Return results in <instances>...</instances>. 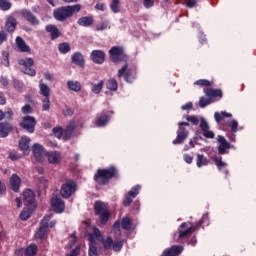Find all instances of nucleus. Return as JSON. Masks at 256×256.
<instances>
[{
    "label": "nucleus",
    "mask_w": 256,
    "mask_h": 256,
    "mask_svg": "<svg viewBox=\"0 0 256 256\" xmlns=\"http://www.w3.org/2000/svg\"><path fill=\"white\" fill-rule=\"evenodd\" d=\"M51 205L56 213H63L65 211V202L61 198L53 197L51 199Z\"/></svg>",
    "instance_id": "obj_13"
},
{
    "label": "nucleus",
    "mask_w": 256,
    "mask_h": 256,
    "mask_svg": "<svg viewBox=\"0 0 256 256\" xmlns=\"http://www.w3.org/2000/svg\"><path fill=\"white\" fill-rule=\"evenodd\" d=\"M184 5H186V7L193 8L197 5V0H185Z\"/></svg>",
    "instance_id": "obj_62"
},
{
    "label": "nucleus",
    "mask_w": 256,
    "mask_h": 256,
    "mask_svg": "<svg viewBox=\"0 0 256 256\" xmlns=\"http://www.w3.org/2000/svg\"><path fill=\"white\" fill-rule=\"evenodd\" d=\"M49 109H51V101L46 97L42 100V111H49Z\"/></svg>",
    "instance_id": "obj_42"
},
{
    "label": "nucleus",
    "mask_w": 256,
    "mask_h": 256,
    "mask_svg": "<svg viewBox=\"0 0 256 256\" xmlns=\"http://www.w3.org/2000/svg\"><path fill=\"white\" fill-rule=\"evenodd\" d=\"M214 163L218 167V169H223V167H227V163L223 162L221 157H215Z\"/></svg>",
    "instance_id": "obj_46"
},
{
    "label": "nucleus",
    "mask_w": 256,
    "mask_h": 256,
    "mask_svg": "<svg viewBox=\"0 0 256 256\" xmlns=\"http://www.w3.org/2000/svg\"><path fill=\"white\" fill-rule=\"evenodd\" d=\"M77 191V183L71 179L65 181L60 190V195L64 199H69Z\"/></svg>",
    "instance_id": "obj_4"
},
{
    "label": "nucleus",
    "mask_w": 256,
    "mask_h": 256,
    "mask_svg": "<svg viewBox=\"0 0 256 256\" xmlns=\"http://www.w3.org/2000/svg\"><path fill=\"white\" fill-rule=\"evenodd\" d=\"M52 134L54 135V137H57V139H61V137H63V128L61 127L53 128Z\"/></svg>",
    "instance_id": "obj_44"
},
{
    "label": "nucleus",
    "mask_w": 256,
    "mask_h": 256,
    "mask_svg": "<svg viewBox=\"0 0 256 256\" xmlns=\"http://www.w3.org/2000/svg\"><path fill=\"white\" fill-rule=\"evenodd\" d=\"M58 51L65 55L71 51V46H69V43L67 42L60 43L58 46Z\"/></svg>",
    "instance_id": "obj_36"
},
{
    "label": "nucleus",
    "mask_w": 256,
    "mask_h": 256,
    "mask_svg": "<svg viewBox=\"0 0 256 256\" xmlns=\"http://www.w3.org/2000/svg\"><path fill=\"white\" fill-rule=\"evenodd\" d=\"M113 177H117V169L112 166L108 169H98L94 175V181H96L98 185H107Z\"/></svg>",
    "instance_id": "obj_2"
},
{
    "label": "nucleus",
    "mask_w": 256,
    "mask_h": 256,
    "mask_svg": "<svg viewBox=\"0 0 256 256\" xmlns=\"http://www.w3.org/2000/svg\"><path fill=\"white\" fill-rule=\"evenodd\" d=\"M183 253V246H172L169 249H166L162 256H179Z\"/></svg>",
    "instance_id": "obj_19"
},
{
    "label": "nucleus",
    "mask_w": 256,
    "mask_h": 256,
    "mask_svg": "<svg viewBox=\"0 0 256 256\" xmlns=\"http://www.w3.org/2000/svg\"><path fill=\"white\" fill-rule=\"evenodd\" d=\"M128 65L125 64L119 71L118 77H124L125 81H129V73L127 72Z\"/></svg>",
    "instance_id": "obj_39"
},
{
    "label": "nucleus",
    "mask_w": 256,
    "mask_h": 256,
    "mask_svg": "<svg viewBox=\"0 0 256 256\" xmlns=\"http://www.w3.org/2000/svg\"><path fill=\"white\" fill-rule=\"evenodd\" d=\"M112 248H113V251H115L116 253L121 251V249H123V241L113 242Z\"/></svg>",
    "instance_id": "obj_48"
},
{
    "label": "nucleus",
    "mask_w": 256,
    "mask_h": 256,
    "mask_svg": "<svg viewBox=\"0 0 256 256\" xmlns=\"http://www.w3.org/2000/svg\"><path fill=\"white\" fill-rule=\"evenodd\" d=\"M14 89L21 91L23 89V83L19 80H14Z\"/></svg>",
    "instance_id": "obj_57"
},
{
    "label": "nucleus",
    "mask_w": 256,
    "mask_h": 256,
    "mask_svg": "<svg viewBox=\"0 0 256 256\" xmlns=\"http://www.w3.org/2000/svg\"><path fill=\"white\" fill-rule=\"evenodd\" d=\"M17 27V19L14 17H8L6 21V29L8 33H13Z\"/></svg>",
    "instance_id": "obj_26"
},
{
    "label": "nucleus",
    "mask_w": 256,
    "mask_h": 256,
    "mask_svg": "<svg viewBox=\"0 0 256 256\" xmlns=\"http://www.w3.org/2000/svg\"><path fill=\"white\" fill-rule=\"evenodd\" d=\"M103 85V80H101L98 84L92 85V92L95 93V95H99L101 93V90L103 89Z\"/></svg>",
    "instance_id": "obj_41"
},
{
    "label": "nucleus",
    "mask_w": 256,
    "mask_h": 256,
    "mask_svg": "<svg viewBox=\"0 0 256 256\" xmlns=\"http://www.w3.org/2000/svg\"><path fill=\"white\" fill-rule=\"evenodd\" d=\"M120 225L125 231H131L132 229H135L133 227V222L131 221V218L127 216L122 218Z\"/></svg>",
    "instance_id": "obj_27"
},
{
    "label": "nucleus",
    "mask_w": 256,
    "mask_h": 256,
    "mask_svg": "<svg viewBox=\"0 0 256 256\" xmlns=\"http://www.w3.org/2000/svg\"><path fill=\"white\" fill-rule=\"evenodd\" d=\"M80 251H81V247L76 246L75 249H73L71 253L67 254L66 256H77L79 255Z\"/></svg>",
    "instance_id": "obj_63"
},
{
    "label": "nucleus",
    "mask_w": 256,
    "mask_h": 256,
    "mask_svg": "<svg viewBox=\"0 0 256 256\" xmlns=\"http://www.w3.org/2000/svg\"><path fill=\"white\" fill-rule=\"evenodd\" d=\"M25 255L26 256L37 255V245L31 244L30 246H28L25 250Z\"/></svg>",
    "instance_id": "obj_37"
},
{
    "label": "nucleus",
    "mask_w": 256,
    "mask_h": 256,
    "mask_svg": "<svg viewBox=\"0 0 256 256\" xmlns=\"http://www.w3.org/2000/svg\"><path fill=\"white\" fill-rule=\"evenodd\" d=\"M4 41H7V33L4 30L0 31V45H3Z\"/></svg>",
    "instance_id": "obj_61"
},
{
    "label": "nucleus",
    "mask_w": 256,
    "mask_h": 256,
    "mask_svg": "<svg viewBox=\"0 0 256 256\" xmlns=\"http://www.w3.org/2000/svg\"><path fill=\"white\" fill-rule=\"evenodd\" d=\"M51 94V88L47 84L40 83V95H43L44 98L49 97Z\"/></svg>",
    "instance_id": "obj_33"
},
{
    "label": "nucleus",
    "mask_w": 256,
    "mask_h": 256,
    "mask_svg": "<svg viewBox=\"0 0 256 256\" xmlns=\"http://www.w3.org/2000/svg\"><path fill=\"white\" fill-rule=\"evenodd\" d=\"M218 143L220 145L218 146V153L219 155H225L227 153L228 149H231V144L227 142V139L225 137L219 135L217 139Z\"/></svg>",
    "instance_id": "obj_11"
},
{
    "label": "nucleus",
    "mask_w": 256,
    "mask_h": 256,
    "mask_svg": "<svg viewBox=\"0 0 256 256\" xmlns=\"http://www.w3.org/2000/svg\"><path fill=\"white\" fill-rule=\"evenodd\" d=\"M75 131V123H70L66 128V134L71 135Z\"/></svg>",
    "instance_id": "obj_58"
},
{
    "label": "nucleus",
    "mask_w": 256,
    "mask_h": 256,
    "mask_svg": "<svg viewBox=\"0 0 256 256\" xmlns=\"http://www.w3.org/2000/svg\"><path fill=\"white\" fill-rule=\"evenodd\" d=\"M110 59L113 63H117L123 59V48L114 46L109 50Z\"/></svg>",
    "instance_id": "obj_9"
},
{
    "label": "nucleus",
    "mask_w": 256,
    "mask_h": 256,
    "mask_svg": "<svg viewBox=\"0 0 256 256\" xmlns=\"http://www.w3.org/2000/svg\"><path fill=\"white\" fill-rule=\"evenodd\" d=\"M48 162L52 165H57L61 161V154L57 151L48 152L47 154Z\"/></svg>",
    "instance_id": "obj_22"
},
{
    "label": "nucleus",
    "mask_w": 256,
    "mask_h": 256,
    "mask_svg": "<svg viewBox=\"0 0 256 256\" xmlns=\"http://www.w3.org/2000/svg\"><path fill=\"white\" fill-rule=\"evenodd\" d=\"M93 23H95V20H93L91 16H83L78 19V25H80V27H91Z\"/></svg>",
    "instance_id": "obj_23"
},
{
    "label": "nucleus",
    "mask_w": 256,
    "mask_h": 256,
    "mask_svg": "<svg viewBox=\"0 0 256 256\" xmlns=\"http://www.w3.org/2000/svg\"><path fill=\"white\" fill-rule=\"evenodd\" d=\"M207 105H211V99H207L205 97H201L199 100V107H207Z\"/></svg>",
    "instance_id": "obj_51"
},
{
    "label": "nucleus",
    "mask_w": 256,
    "mask_h": 256,
    "mask_svg": "<svg viewBox=\"0 0 256 256\" xmlns=\"http://www.w3.org/2000/svg\"><path fill=\"white\" fill-rule=\"evenodd\" d=\"M21 15L30 25H39V19H37L31 10L23 9Z\"/></svg>",
    "instance_id": "obj_10"
},
{
    "label": "nucleus",
    "mask_w": 256,
    "mask_h": 256,
    "mask_svg": "<svg viewBox=\"0 0 256 256\" xmlns=\"http://www.w3.org/2000/svg\"><path fill=\"white\" fill-rule=\"evenodd\" d=\"M195 85H201L202 87H210L211 82H209V80H198L195 82Z\"/></svg>",
    "instance_id": "obj_54"
},
{
    "label": "nucleus",
    "mask_w": 256,
    "mask_h": 256,
    "mask_svg": "<svg viewBox=\"0 0 256 256\" xmlns=\"http://www.w3.org/2000/svg\"><path fill=\"white\" fill-rule=\"evenodd\" d=\"M81 11V4H76L72 6H62L54 10L53 15L56 21H67L71 19L73 15H77Z\"/></svg>",
    "instance_id": "obj_1"
},
{
    "label": "nucleus",
    "mask_w": 256,
    "mask_h": 256,
    "mask_svg": "<svg viewBox=\"0 0 256 256\" xmlns=\"http://www.w3.org/2000/svg\"><path fill=\"white\" fill-rule=\"evenodd\" d=\"M43 151H44L43 145L39 143H36L33 145L32 152L36 161H41V159H43Z\"/></svg>",
    "instance_id": "obj_20"
},
{
    "label": "nucleus",
    "mask_w": 256,
    "mask_h": 256,
    "mask_svg": "<svg viewBox=\"0 0 256 256\" xmlns=\"http://www.w3.org/2000/svg\"><path fill=\"white\" fill-rule=\"evenodd\" d=\"M91 59L93 63L103 65V63H105V52L101 50H94L91 52Z\"/></svg>",
    "instance_id": "obj_12"
},
{
    "label": "nucleus",
    "mask_w": 256,
    "mask_h": 256,
    "mask_svg": "<svg viewBox=\"0 0 256 256\" xmlns=\"http://www.w3.org/2000/svg\"><path fill=\"white\" fill-rule=\"evenodd\" d=\"M187 137H189V131H187L185 128H180V132H178V135L176 139L173 141V144L181 145L184 143Z\"/></svg>",
    "instance_id": "obj_18"
},
{
    "label": "nucleus",
    "mask_w": 256,
    "mask_h": 256,
    "mask_svg": "<svg viewBox=\"0 0 256 256\" xmlns=\"http://www.w3.org/2000/svg\"><path fill=\"white\" fill-rule=\"evenodd\" d=\"M35 125H37V121L32 116H25L20 123L22 129H26L28 133H35Z\"/></svg>",
    "instance_id": "obj_8"
},
{
    "label": "nucleus",
    "mask_w": 256,
    "mask_h": 256,
    "mask_svg": "<svg viewBox=\"0 0 256 256\" xmlns=\"http://www.w3.org/2000/svg\"><path fill=\"white\" fill-rule=\"evenodd\" d=\"M229 126L231 127L233 133H237V127H239L237 120H232Z\"/></svg>",
    "instance_id": "obj_59"
},
{
    "label": "nucleus",
    "mask_w": 256,
    "mask_h": 256,
    "mask_svg": "<svg viewBox=\"0 0 256 256\" xmlns=\"http://www.w3.org/2000/svg\"><path fill=\"white\" fill-rule=\"evenodd\" d=\"M112 232L114 233L115 237H121V222L116 221L113 224Z\"/></svg>",
    "instance_id": "obj_38"
},
{
    "label": "nucleus",
    "mask_w": 256,
    "mask_h": 256,
    "mask_svg": "<svg viewBox=\"0 0 256 256\" xmlns=\"http://www.w3.org/2000/svg\"><path fill=\"white\" fill-rule=\"evenodd\" d=\"M67 87L70 91H74L75 93L81 91V83L79 81L70 80L67 82Z\"/></svg>",
    "instance_id": "obj_28"
},
{
    "label": "nucleus",
    "mask_w": 256,
    "mask_h": 256,
    "mask_svg": "<svg viewBox=\"0 0 256 256\" xmlns=\"http://www.w3.org/2000/svg\"><path fill=\"white\" fill-rule=\"evenodd\" d=\"M22 113H24L25 115H27V113H32L31 105L26 104V105L22 108Z\"/></svg>",
    "instance_id": "obj_64"
},
{
    "label": "nucleus",
    "mask_w": 256,
    "mask_h": 256,
    "mask_svg": "<svg viewBox=\"0 0 256 256\" xmlns=\"http://www.w3.org/2000/svg\"><path fill=\"white\" fill-rule=\"evenodd\" d=\"M131 203H133V198L131 196H129V194H127L125 196V199L123 200V205H124V207H129V205H131Z\"/></svg>",
    "instance_id": "obj_53"
},
{
    "label": "nucleus",
    "mask_w": 256,
    "mask_h": 256,
    "mask_svg": "<svg viewBox=\"0 0 256 256\" xmlns=\"http://www.w3.org/2000/svg\"><path fill=\"white\" fill-rule=\"evenodd\" d=\"M52 215L45 216L40 222V226L38 231L35 234L36 239H43L45 235H47V231L49 230V221H51Z\"/></svg>",
    "instance_id": "obj_6"
},
{
    "label": "nucleus",
    "mask_w": 256,
    "mask_h": 256,
    "mask_svg": "<svg viewBox=\"0 0 256 256\" xmlns=\"http://www.w3.org/2000/svg\"><path fill=\"white\" fill-rule=\"evenodd\" d=\"M34 209L35 208H31V207L24 208L22 210V212L20 213V219L22 221H27V219H29V217H31V213H33Z\"/></svg>",
    "instance_id": "obj_29"
},
{
    "label": "nucleus",
    "mask_w": 256,
    "mask_h": 256,
    "mask_svg": "<svg viewBox=\"0 0 256 256\" xmlns=\"http://www.w3.org/2000/svg\"><path fill=\"white\" fill-rule=\"evenodd\" d=\"M203 137H206V139H215V133L210 130H206L203 132Z\"/></svg>",
    "instance_id": "obj_55"
},
{
    "label": "nucleus",
    "mask_w": 256,
    "mask_h": 256,
    "mask_svg": "<svg viewBox=\"0 0 256 256\" xmlns=\"http://www.w3.org/2000/svg\"><path fill=\"white\" fill-rule=\"evenodd\" d=\"M99 216H100V221L102 225H105V223L109 221V217H111V214L109 213V211H106L102 214H99Z\"/></svg>",
    "instance_id": "obj_43"
},
{
    "label": "nucleus",
    "mask_w": 256,
    "mask_h": 256,
    "mask_svg": "<svg viewBox=\"0 0 256 256\" xmlns=\"http://www.w3.org/2000/svg\"><path fill=\"white\" fill-rule=\"evenodd\" d=\"M143 5L146 9H151V7H153V5H155V1L154 0H143Z\"/></svg>",
    "instance_id": "obj_56"
},
{
    "label": "nucleus",
    "mask_w": 256,
    "mask_h": 256,
    "mask_svg": "<svg viewBox=\"0 0 256 256\" xmlns=\"http://www.w3.org/2000/svg\"><path fill=\"white\" fill-rule=\"evenodd\" d=\"M206 95L207 97H223V92L219 89H207Z\"/></svg>",
    "instance_id": "obj_35"
},
{
    "label": "nucleus",
    "mask_w": 256,
    "mask_h": 256,
    "mask_svg": "<svg viewBox=\"0 0 256 256\" xmlns=\"http://www.w3.org/2000/svg\"><path fill=\"white\" fill-rule=\"evenodd\" d=\"M71 63L83 69V67H85V57H83V54H81V52H75L71 56Z\"/></svg>",
    "instance_id": "obj_14"
},
{
    "label": "nucleus",
    "mask_w": 256,
    "mask_h": 256,
    "mask_svg": "<svg viewBox=\"0 0 256 256\" xmlns=\"http://www.w3.org/2000/svg\"><path fill=\"white\" fill-rule=\"evenodd\" d=\"M200 129L202 132L209 131V123H207V120L205 118L200 119Z\"/></svg>",
    "instance_id": "obj_49"
},
{
    "label": "nucleus",
    "mask_w": 256,
    "mask_h": 256,
    "mask_svg": "<svg viewBox=\"0 0 256 256\" xmlns=\"http://www.w3.org/2000/svg\"><path fill=\"white\" fill-rule=\"evenodd\" d=\"M23 203L26 207L35 209L37 207V201L35 200V192L31 189H27L23 193Z\"/></svg>",
    "instance_id": "obj_7"
},
{
    "label": "nucleus",
    "mask_w": 256,
    "mask_h": 256,
    "mask_svg": "<svg viewBox=\"0 0 256 256\" xmlns=\"http://www.w3.org/2000/svg\"><path fill=\"white\" fill-rule=\"evenodd\" d=\"M196 165L199 168H201L203 165H209V160L203 154H197Z\"/></svg>",
    "instance_id": "obj_30"
},
{
    "label": "nucleus",
    "mask_w": 256,
    "mask_h": 256,
    "mask_svg": "<svg viewBox=\"0 0 256 256\" xmlns=\"http://www.w3.org/2000/svg\"><path fill=\"white\" fill-rule=\"evenodd\" d=\"M16 45L21 53H31V48L25 43L21 37H16Z\"/></svg>",
    "instance_id": "obj_21"
},
{
    "label": "nucleus",
    "mask_w": 256,
    "mask_h": 256,
    "mask_svg": "<svg viewBox=\"0 0 256 256\" xmlns=\"http://www.w3.org/2000/svg\"><path fill=\"white\" fill-rule=\"evenodd\" d=\"M95 215H101L107 212V205L101 201H96L94 204Z\"/></svg>",
    "instance_id": "obj_25"
},
{
    "label": "nucleus",
    "mask_w": 256,
    "mask_h": 256,
    "mask_svg": "<svg viewBox=\"0 0 256 256\" xmlns=\"http://www.w3.org/2000/svg\"><path fill=\"white\" fill-rule=\"evenodd\" d=\"M46 31L50 33L52 41H55V39H58V37H61V32H59V29L56 28L55 25L46 26Z\"/></svg>",
    "instance_id": "obj_24"
},
{
    "label": "nucleus",
    "mask_w": 256,
    "mask_h": 256,
    "mask_svg": "<svg viewBox=\"0 0 256 256\" xmlns=\"http://www.w3.org/2000/svg\"><path fill=\"white\" fill-rule=\"evenodd\" d=\"M10 187L14 193H19L21 187V178L17 174H13L10 177Z\"/></svg>",
    "instance_id": "obj_16"
},
{
    "label": "nucleus",
    "mask_w": 256,
    "mask_h": 256,
    "mask_svg": "<svg viewBox=\"0 0 256 256\" xmlns=\"http://www.w3.org/2000/svg\"><path fill=\"white\" fill-rule=\"evenodd\" d=\"M2 63L4 67H9V52H2Z\"/></svg>",
    "instance_id": "obj_47"
},
{
    "label": "nucleus",
    "mask_w": 256,
    "mask_h": 256,
    "mask_svg": "<svg viewBox=\"0 0 256 256\" xmlns=\"http://www.w3.org/2000/svg\"><path fill=\"white\" fill-rule=\"evenodd\" d=\"M193 229L192 228H188L186 230H180L179 231V238L183 239V237H187L189 235V233H192Z\"/></svg>",
    "instance_id": "obj_52"
},
{
    "label": "nucleus",
    "mask_w": 256,
    "mask_h": 256,
    "mask_svg": "<svg viewBox=\"0 0 256 256\" xmlns=\"http://www.w3.org/2000/svg\"><path fill=\"white\" fill-rule=\"evenodd\" d=\"M106 87L110 91H117V87H118L117 80L115 79L108 80L106 83Z\"/></svg>",
    "instance_id": "obj_40"
},
{
    "label": "nucleus",
    "mask_w": 256,
    "mask_h": 256,
    "mask_svg": "<svg viewBox=\"0 0 256 256\" xmlns=\"http://www.w3.org/2000/svg\"><path fill=\"white\" fill-rule=\"evenodd\" d=\"M18 65L24 67L22 73L25 75H29L30 77H35V75H37L35 69L31 68L35 65V61H33L32 58L20 59L18 60Z\"/></svg>",
    "instance_id": "obj_5"
},
{
    "label": "nucleus",
    "mask_w": 256,
    "mask_h": 256,
    "mask_svg": "<svg viewBox=\"0 0 256 256\" xmlns=\"http://www.w3.org/2000/svg\"><path fill=\"white\" fill-rule=\"evenodd\" d=\"M31 143V138L24 136L19 141V149H21L24 153V155H29L31 153V150L29 149V145Z\"/></svg>",
    "instance_id": "obj_15"
},
{
    "label": "nucleus",
    "mask_w": 256,
    "mask_h": 256,
    "mask_svg": "<svg viewBox=\"0 0 256 256\" xmlns=\"http://www.w3.org/2000/svg\"><path fill=\"white\" fill-rule=\"evenodd\" d=\"M100 242L102 243L103 248L106 249V251L113 247V238H111V236H108L106 239L102 238Z\"/></svg>",
    "instance_id": "obj_31"
},
{
    "label": "nucleus",
    "mask_w": 256,
    "mask_h": 256,
    "mask_svg": "<svg viewBox=\"0 0 256 256\" xmlns=\"http://www.w3.org/2000/svg\"><path fill=\"white\" fill-rule=\"evenodd\" d=\"M127 195L129 197H131L132 199H135V197H137L139 195V187H133L128 193Z\"/></svg>",
    "instance_id": "obj_50"
},
{
    "label": "nucleus",
    "mask_w": 256,
    "mask_h": 256,
    "mask_svg": "<svg viewBox=\"0 0 256 256\" xmlns=\"http://www.w3.org/2000/svg\"><path fill=\"white\" fill-rule=\"evenodd\" d=\"M0 9L2 11H9V9H11V3L7 0H0Z\"/></svg>",
    "instance_id": "obj_45"
},
{
    "label": "nucleus",
    "mask_w": 256,
    "mask_h": 256,
    "mask_svg": "<svg viewBox=\"0 0 256 256\" xmlns=\"http://www.w3.org/2000/svg\"><path fill=\"white\" fill-rule=\"evenodd\" d=\"M107 123H109V116H107L105 114L98 117L96 120L97 127H105V125H107Z\"/></svg>",
    "instance_id": "obj_34"
},
{
    "label": "nucleus",
    "mask_w": 256,
    "mask_h": 256,
    "mask_svg": "<svg viewBox=\"0 0 256 256\" xmlns=\"http://www.w3.org/2000/svg\"><path fill=\"white\" fill-rule=\"evenodd\" d=\"M187 121L193 123L194 125H199V119L195 116H187Z\"/></svg>",
    "instance_id": "obj_60"
},
{
    "label": "nucleus",
    "mask_w": 256,
    "mask_h": 256,
    "mask_svg": "<svg viewBox=\"0 0 256 256\" xmlns=\"http://www.w3.org/2000/svg\"><path fill=\"white\" fill-rule=\"evenodd\" d=\"M86 237H87L88 241L90 242L88 255L89 256H99V251L97 250V242L95 241V237L98 241H101V239H103V234H101V230H99V228H97V227H94L93 233L86 234Z\"/></svg>",
    "instance_id": "obj_3"
},
{
    "label": "nucleus",
    "mask_w": 256,
    "mask_h": 256,
    "mask_svg": "<svg viewBox=\"0 0 256 256\" xmlns=\"http://www.w3.org/2000/svg\"><path fill=\"white\" fill-rule=\"evenodd\" d=\"M121 0H112L110 4V9L112 13H120L121 12Z\"/></svg>",
    "instance_id": "obj_32"
},
{
    "label": "nucleus",
    "mask_w": 256,
    "mask_h": 256,
    "mask_svg": "<svg viewBox=\"0 0 256 256\" xmlns=\"http://www.w3.org/2000/svg\"><path fill=\"white\" fill-rule=\"evenodd\" d=\"M11 131H13V126L9 122H0V137H8Z\"/></svg>",
    "instance_id": "obj_17"
}]
</instances>
